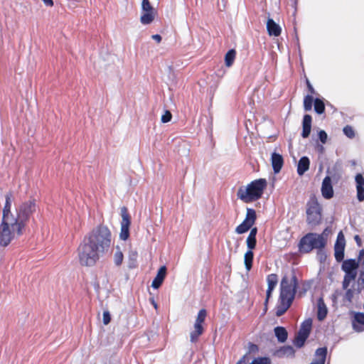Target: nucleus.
I'll return each instance as SVG.
<instances>
[{"mask_svg":"<svg viewBox=\"0 0 364 364\" xmlns=\"http://www.w3.org/2000/svg\"><path fill=\"white\" fill-rule=\"evenodd\" d=\"M111 243L109 229L103 225H98L84 237L78 247L80 263L83 266H93L100 257L109 251Z\"/></svg>","mask_w":364,"mask_h":364,"instance_id":"nucleus-1","label":"nucleus"},{"mask_svg":"<svg viewBox=\"0 0 364 364\" xmlns=\"http://www.w3.org/2000/svg\"><path fill=\"white\" fill-rule=\"evenodd\" d=\"M267 185L265 178L254 180L246 188L240 187L237 192V196L246 203L256 201L262 197Z\"/></svg>","mask_w":364,"mask_h":364,"instance_id":"nucleus-2","label":"nucleus"},{"mask_svg":"<svg viewBox=\"0 0 364 364\" xmlns=\"http://www.w3.org/2000/svg\"><path fill=\"white\" fill-rule=\"evenodd\" d=\"M325 247L326 241L323 237L315 232L306 233L298 243V250L301 254H308L314 249Z\"/></svg>","mask_w":364,"mask_h":364,"instance_id":"nucleus-3","label":"nucleus"},{"mask_svg":"<svg viewBox=\"0 0 364 364\" xmlns=\"http://www.w3.org/2000/svg\"><path fill=\"white\" fill-rule=\"evenodd\" d=\"M298 285V279L295 274H292L291 281L289 280L287 276H284L280 283L279 301L284 302V301H285L293 303L297 291Z\"/></svg>","mask_w":364,"mask_h":364,"instance_id":"nucleus-4","label":"nucleus"},{"mask_svg":"<svg viewBox=\"0 0 364 364\" xmlns=\"http://www.w3.org/2000/svg\"><path fill=\"white\" fill-rule=\"evenodd\" d=\"M359 259H347L342 261L341 270L345 272L342 282V288L347 289L352 282H354L358 275Z\"/></svg>","mask_w":364,"mask_h":364,"instance_id":"nucleus-5","label":"nucleus"},{"mask_svg":"<svg viewBox=\"0 0 364 364\" xmlns=\"http://www.w3.org/2000/svg\"><path fill=\"white\" fill-rule=\"evenodd\" d=\"M207 316V311L205 309H200L197 315L196 322L194 323V331L191 332L190 339L191 343H195L198 341V337L203 334L204 328L203 323H204Z\"/></svg>","mask_w":364,"mask_h":364,"instance_id":"nucleus-6","label":"nucleus"},{"mask_svg":"<svg viewBox=\"0 0 364 364\" xmlns=\"http://www.w3.org/2000/svg\"><path fill=\"white\" fill-rule=\"evenodd\" d=\"M36 205L35 200H30L19 205L16 210V218L28 221L31 215L36 211Z\"/></svg>","mask_w":364,"mask_h":364,"instance_id":"nucleus-7","label":"nucleus"},{"mask_svg":"<svg viewBox=\"0 0 364 364\" xmlns=\"http://www.w3.org/2000/svg\"><path fill=\"white\" fill-rule=\"evenodd\" d=\"M141 15L140 21L144 25H149L153 22L155 18L156 10L151 4L149 0L141 1Z\"/></svg>","mask_w":364,"mask_h":364,"instance_id":"nucleus-8","label":"nucleus"},{"mask_svg":"<svg viewBox=\"0 0 364 364\" xmlns=\"http://www.w3.org/2000/svg\"><path fill=\"white\" fill-rule=\"evenodd\" d=\"M8 220H1L0 223V246L7 247L15 236V232L11 230Z\"/></svg>","mask_w":364,"mask_h":364,"instance_id":"nucleus-9","label":"nucleus"},{"mask_svg":"<svg viewBox=\"0 0 364 364\" xmlns=\"http://www.w3.org/2000/svg\"><path fill=\"white\" fill-rule=\"evenodd\" d=\"M121 216L122 222L119 238L122 240L126 241L130 235L129 228L131 225V218L125 206L121 208Z\"/></svg>","mask_w":364,"mask_h":364,"instance_id":"nucleus-10","label":"nucleus"},{"mask_svg":"<svg viewBox=\"0 0 364 364\" xmlns=\"http://www.w3.org/2000/svg\"><path fill=\"white\" fill-rule=\"evenodd\" d=\"M346 240L342 231L338 233L334 244V257L338 262H341L345 257Z\"/></svg>","mask_w":364,"mask_h":364,"instance_id":"nucleus-11","label":"nucleus"},{"mask_svg":"<svg viewBox=\"0 0 364 364\" xmlns=\"http://www.w3.org/2000/svg\"><path fill=\"white\" fill-rule=\"evenodd\" d=\"M321 191L325 199L329 200L333 197L334 192L331 176H326L323 179Z\"/></svg>","mask_w":364,"mask_h":364,"instance_id":"nucleus-12","label":"nucleus"},{"mask_svg":"<svg viewBox=\"0 0 364 364\" xmlns=\"http://www.w3.org/2000/svg\"><path fill=\"white\" fill-rule=\"evenodd\" d=\"M352 326L355 331L363 332L364 331V313L363 312H354L353 318L352 321Z\"/></svg>","mask_w":364,"mask_h":364,"instance_id":"nucleus-13","label":"nucleus"},{"mask_svg":"<svg viewBox=\"0 0 364 364\" xmlns=\"http://www.w3.org/2000/svg\"><path fill=\"white\" fill-rule=\"evenodd\" d=\"M271 162L274 173H279L284 165L283 156L279 153L273 152L271 156Z\"/></svg>","mask_w":364,"mask_h":364,"instance_id":"nucleus-14","label":"nucleus"},{"mask_svg":"<svg viewBox=\"0 0 364 364\" xmlns=\"http://www.w3.org/2000/svg\"><path fill=\"white\" fill-rule=\"evenodd\" d=\"M166 272H167V269H166V266H164V265L161 266L159 269L156 276L153 279L152 283H151V287L153 289H157L161 286V284L166 277Z\"/></svg>","mask_w":364,"mask_h":364,"instance_id":"nucleus-15","label":"nucleus"},{"mask_svg":"<svg viewBox=\"0 0 364 364\" xmlns=\"http://www.w3.org/2000/svg\"><path fill=\"white\" fill-rule=\"evenodd\" d=\"M26 223V221L22 220V219H18L12 216V221L9 223L13 231L19 237L23 235Z\"/></svg>","mask_w":364,"mask_h":364,"instance_id":"nucleus-16","label":"nucleus"},{"mask_svg":"<svg viewBox=\"0 0 364 364\" xmlns=\"http://www.w3.org/2000/svg\"><path fill=\"white\" fill-rule=\"evenodd\" d=\"M312 117L310 114H306L302 120V132L301 136L304 139L309 136L311 131Z\"/></svg>","mask_w":364,"mask_h":364,"instance_id":"nucleus-17","label":"nucleus"},{"mask_svg":"<svg viewBox=\"0 0 364 364\" xmlns=\"http://www.w3.org/2000/svg\"><path fill=\"white\" fill-rule=\"evenodd\" d=\"M273 355L278 358L284 356L293 358L295 355V350L291 346H283L277 349Z\"/></svg>","mask_w":364,"mask_h":364,"instance_id":"nucleus-18","label":"nucleus"},{"mask_svg":"<svg viewBox=\"0 0 364 364\" xmlns=\"http://www.w3.org/2000/svg\"><path fill=\"white\" fill-rule=\"evenodd\" d=\"M328 353L327 347H321L316 350L315 357L309 364H325Z\"/></svg>","mask_w":364,"mask_h":364,"instance_id":"nucleus-19","label":"nucleus"},{"mask_svg":"<svg viewBox=\"0 0 364 364\" xmlns=\"http://www.w3.org/2000/svg\"><path fill=\"white\" fill-rule=\"evenodd\" d=\"M310 166V159L306 156H301L297 164V173L299 176H303L309 169Z\"/></svg>","mask_w":364,"mask_h":364,"instance_id":"nucleus-20","label":"nucleus"},{"mask_svg":"<svg viewBox=\"0 0 364 364\" xmlns=\"http://www.w3.org/2000/svg\"><path fill=\"white\" fill-rule=\"evenodd\" d=\"M267 30L269 36H279L282 28L272 18H269L267 21Z\"/></svg>","mask_w":364,"mask_h":364,"instance_id":"nucleus-21","label":"nucleus"},{"mask_svg":"<svg viewBox=\"0 0 364 364\" xmlns=\"http://www.w3.org/2000/svg\"><path fill=\"white\" fill-rule=\"evenodd\" d=\"M317 318L318 321H323L328 314V308L324 302L323 297H319L317 300Z\"/></svg>","mask_w":364,"mask_h":364,"instance_id":"nucleus-22","label":"nucleus"},{"mask_svg":"<svg viewBox=\"0 0 364 364\" xmlns=\"http://www.w3.org/2000/svg\"><path fill=\"white\" fill-rule=\"evenodd\" d=\"M322 208L316 196H311L306 203V213H321Z\"/></svg>","mask_w":364,"mask_h":364,"instance_id":"nucleus-23","label":"nucleus"},{"mask_svg":"<svg viewBox=\"0 0 364 364\" xmlns=\"http://www.w3.org/2000/svg\"><path fill=\"white\" fill-rule=\"evenodd\" d=\"M274 333L279 343H283L287 341L288 332L284 327L280 326L274 327Z\"/></svg>","mask_w":364,"mask_h":364,"instance_id":"nucleus-24","label":"nucleus"},{"mask_svg":"<svg viewBox=\"0 0 364 364\" xmlns=\"http://www.w3.org/2000/svg\"><path fill=\"white\" fill-rule=\"evenodd\" d=\"M12 203V193H8L5 196V204L3 209V215L1 220H8L9 214H11V208Z\"/></svg>","mask_w":364,"mask_h":364,"instance_id":"nucleus-25","label":"nucleus"},{"mask_svg":"<svg viewBox=\"0 0 364 364\" xmlns=\"http://www.w3.org/2000/svg\"><path fill=\"white\" fill-rule=\"evenodd\" d=\"M321 213H306V222L311 226H316L321 223Z\"/></svg>","mask_w":364,"mask_h":364,"instance_id":"nucleus-26","label":"nucleus"},{"mask_svg":"<svg viewBox=\"0 0 364 364\" xmlns=\"http://www.w3.org/2000/svg\"><path fill=\"white\" fill-rule=\"evenodd\" d=\"M257 214L255 210L253 208H247L245 218L242 222H244L251 228L255 224Z\"/></svg>","mask_w":364,"mask_h":364,"instance_id":"nucleus-27","label":"nucleus"},{"mask_svg":"<svg viewBox=\"0 0 364 364\" xmlns=\"http://www.w3.org/2000/svg\"><path fill=\"white\" fill-rule=\"evenodd\" d=\"M254 259L253 250L247 249V252L244 255V264L245 269L250 271L252 267V263Z\"/></svg>","mask_w":364,"mask_h":364,"instance_id":"nucleus-28","label":"nucleus"},{"mask_svg":"<svg viewBox=\"0 0 364 364\" xmlns=\"http://www.w3.org/2000/svg\"><path fill=\"white\" fill-rule=\"evenodd\" d=\"M308 338V336L298 331L294 337L293 343L297 348H301L304 346Z\"/></svg>","mask_w":364,"mask_h":364,"instance_id":"nucleus-29","label":"nucleus"},{"mask_svg":"<svg viewBox=\"0 0 364 364\" xmlns=\"http://www.w3.org/2000/svg\"><path fill=\"white\" fill-rule=\"evenodd\" d=\"M311 328H312V319L307 318L301 323V324L300 326V328L299 330V332L303 333L304 334L309 336V335L311 333Z\"/></svg>","mask_w":364,"mask_h":364,"instance_id":"nucleus-30","label":"nucleus"},{"mask_svg":"<svg viewBox=\"0 0 364 364\" xmlns=\"http://www.w3.org/2000/svg\"><path fill=\"white\" fill-rule=\"evenodd\" d=\"M291 304L292 303H289L285 301H284V302L279 301V304L276 306V316L279 317L284 315L288 309L291 306Z\"/></svg>","mask_w":364,"mask_h":364,"instance_id":"nucleus-31","label":"nucleus"},{"mask_svg":"<svg viewBox=\"0 0 364 364\" xmlns=\"http://www.w3.org/2000/svg\"><path fill=\"white\" fill-rule=\"evenodd\" d=\"M314 105V111L318 114H322L325 112V103L323 98L316 97Z\"/></svg>","mask_w":364,"mask_h":364,"instance_id":"nucleus-32","label":"nucleus"},{"mask_svg":"<svg viewBox=\"0 0 364 364\" xmlns=\"http://www.w3.org/2000/svg\"><path fill=\"white\" fill-rule=\"evenodd\" d=\"M236 51L235 49H230L225 55V64L227 67H230L235 59Z\"/></svg>","mask_w":364,"mask_h":364,"instance_id":"nucleus-33","label":"nucleus"},{"mask_svg":"<svg viewBox=\"0 0 364 364\" xmlns=\"http://www.w3.org/2000/svg\"><path fill=\"white\" fill-rule=\"evenodd\" d=\"M267 288L269 289V290L274 289L275 287L277 284L278 282V276L276 274H270L267 277Z\"/></svg>","mask_w":364,"mask_h":364,"instance_id":"nucleus-34","label":"nucleus"},{"mask_svg":"<svg viewBox=\"0 0 364 364\" xmlns=\"http://www.w3.org/2000/svg\"><path fill=\"white\" fill-rule=\"evenodd\" d=\"M315 98L311 95H306L304 98V109L305 111H310L314 104Z\"/></svg>","mask_w":364,"mask_h":364,"instance_id":"nucleus-35","label":"nucleus"},{"mask_svg":"<svg viewBox=\"0 0 364 364\" xmlns=\"http://www.w3.org/2000/svg\"><path fill=\"white\" fill-rule=\"evenodd\" d=\"M116 252L114 255V262L116 266H120L123 262L124 255L119 246L116 247Z\"/></svg>","mask_w":364,"mask_h":364,"instance_id":"nucleus-36","label":"nucleus"},{"mask_svg":"<svg viewBox=\"0 0 364 364\" xmlns=\"http://www.w3.org/2000/svg\"><path fill=\"white\" fill-rule=\"evenodd\" d=\"M316 257L320 263H324L327 259V254L325 247H319L317 249Z\"/></svg>","mask_w":364,"mask_h":364,"instance_id":"nucleus-37","label":"nucleus"},{"mask_svg":"<svg viewBox=\"0 0 364 364\" xmlns=\"http://www.w3.org/2000/svg\"><path fill=\"white\" fill-rule=\"evenodd\" d=\"M271 359L267 356L255 358L250 364H271Z\"/></svg>","mask_w":364,"mask_h":364,"instance_id":"nucleus-38","label":"nucleus"},{"mask_svg":"<svg viewBox=\"0 0 364 364\" xmlns=\"http://www.w3.org/2000/svg\"><path fill=\"white\" fill-rule=\"evenodd\" d=\"M344 289L346 291L343 296V301H347L349 304L352 303V300L354 296V290H353V288H349V287Z\"/></svg>","mask_w":364,"mask_h":364,"instance_id":"nucleus-39","label":"nucleus"},{"mask_svg":"<svg viewBox=\"0 0 364 364\" xmlns=\"http://www.w3.org/2000/svg\"><path fill=\"white\" fill-rule=\"evenodd\" d=\"M250 229V226L247 225L244 222H242L235 228V232L237 234H243L247 232Z\"/></svg>","mask_w":364,"mask_h":364,"instance_id":"nucleus-40","label":"nucleus"},{"mask_svg":"<svg viewBox=\"0 0 364 364\" xmlns=\"http://www.w3.org/2000/svg\"><path fill=\"white\" fill-rule=\"evenodd\" d=\"M343 134L349 139H353L355 136V132L353 127L350 125H346L343 129Z\"/></svg>","mask_w":364,"mask_h":364,"instance_id":"nucleus-41","label":"nucleus"},{"mask_svg":"<svg viewBox=\"0 0 364 364\" xmlns=\"http://www.w3.org/2000/svg\"><path fill=\"white\" fill-rule=\"evenodd\" d=\"M246 244L247 249H255L257 245V237L247 236Z\"/></svg>","mask_w":364,"mask_h":364,"instance_id":"nucleus-42","label":"nucleus"},{"mask_svg":"<svg viewBox=\"0 0 364 364\" xmlns=\"http://www.w3.org/2000/svg\"><path fill=\"white\" fill-rule=\"evenodd\" d=\"M355 188L364 187V176L362 173H357L355 176Z\"/></svg>","mask_w":364,"mask_h":364,"instance_id":"nucleus-43","label":"nucleus"},{"mask_svg":"<svg viewBox=\"0 0 364 364\" xmlns=\"http://www.w3.org/2000/svg\"><path fill=\"white\" fill-rule=\"evenodd\" d=\"M172 119V114L168 110H165L164 114H162L161 121L162 123L169 122Z\"/></svg>","mask_w":364,"mask_h":364,"instance_id":"nucleus-44","label":"nucleus"},{"mask_svg":"<svg viewBox=\"0 0 364 364\" xmlns=\"http://www.w3.org/2000/svg\"><path fill=\"white\" fill-rule=\"evenodd\" d=\"M318 140L323 144H326L328 139L327 133L324 130H320L318 132Z\"/></svg>","mask_w":364,"mask_h":364,"instance_id":"nucleus-45","label":"nucleus"},{"mask_svg":"<svg viewBox=\"0 0 364 364\" xmlns=\"http://www.w3.org/2000/svg\"><path fill=\"white\" fill-rule=\"evenodd\" d=\"M356 198L359 202L364 201V187L356 188Z\"/></svg>","mask_w":364,"mask_h":364,"instance_id":"nucleus-46","label":"nucleus"},{"mask_svg":"<svg viewBox=\"0 0 364 364\" xmlns=\"http://www.w3.org/2000/svg\"><path fill=\"white\" fill-rule=\"evenodd\" d=\"M356 282L360 283L362 286H364V262H361V269Z\"/></svg>","mask_w":364,"mask_h":364,"instance_id":"nucleus-47","label":"nucleus"},{"mask_svg":"<svg viewBox=\"0 0 364 364\" xmlns=\"http://www.w3.org/2000/svg\"><path fill=\"white\" fill-rule=\"evenodd\" d=\"M102 321L105 325L109 324L111 321V315L108 311H103Z\"/></svg>","mask_w":364,"mask_h":364,"instance_id":"nucleus-48","label":"nucleus"},{"mask_svg":"<svg viewBox=\"0 0 364 364\" xmlns=\"http://www.w3.org/2000/svg\"><path fill=\"white\" fill-rule=\"evenodd\" d=\"M352 288L354 290V294H359L364 289V286H362L360 283L356 282L353 284Z\"/></svg>","mask_w":364,"mask_h":364,"instance_id":"nucleus-49","label":"nucleus"},{"mask_svg":"<svg viewBox=\"0 0 364 364\" xmlns=\"http://www.w3.org/2000/svg\"><path fill=\"white\" fill-rule=\"evenodd\" d=\"M311 282L310 281H306L302 286V289L301 291H299V294L302 295L306 294V292L310 289L311 287Z\"/></svg>","mask_w":364,"mask_h":364,"instance_id":"nucleus-50","label":"nucleus"},{"mask_svg":"<svg viewBox=\"0 0 364 364\" xmlns=\"http://www.w3.org/2000/svg\"><path fill=\"white\" fill-rule=\"evenodd\" d=\"M306 85L308 91L310 93L309 95H311L312 96H313V95H315L316 90L314 88L313 85H311V83L310 82V81L308 78H306Z\"/></svg>","mask_w":364,"mask_h":364,"instance_id":"nucleus-51","label":"nucleus"},{"mask_svg":"<svg viewBox=\"0 0 364 364\" xmlns=\"http://www.w3.org/2000/svg\"><path fill=\"white\" fill-rule=\"evenodd\" d=\"M331 232V229L329 227H326L322 233L318 234V235H321L323 237V239L326 241V245L327 244V237Z\"/></svg>","mask_w":364,"mask_h":364,"instance_id":"nucleus-52","label":"nucleus"},{"mask_svg":"<svg viewBox=\"0 0 364 364\" xmlns=\"http://www.w3.org/2000/svg\"><path fill=\"white\" fill-rule=\"evenodd\" d=\"M248 348H249L248 353H255V352H257L259 350L258 346L253 343H251V342H250L248 343Z\"/></svg>","mask_w":364,"mask_h":364,"instance_id":"nucleus-53","label":"nucleus"},{"mask_svg":"<svg viewBox=\"0 0 364 364\" xmlns=\"http://www.w3.org/2000/svg\"><path fill=\"white\" fill-rule=\"evenodd\" d=\"M250 230V232L248 236L257 237V231H258L257 228L252 227Z\"/></svg>","mask_w":364,"mask_h":364,"instance_id":"nucleus-54","label":"nucleus"},{"mask_svg":"<svg viewBox=\"0 0 364 364\" xmlns=\"http://www.w3.org/2000/svg\"><path fill=\"white\" fill-rule=\"evenodd\" d=\"M274 291V289H270L267 288V291H266V299H265V301H264V304L267 305L268 301H269V299L272 296V291Z\"/></svg>","mask_w":364,"mask_h":364,"instance_id":"nucleus-55","label":"nucleus"},{"mask_svg":"<svg viewBox=\"0 0 364 364\" xmlns=\"http://www.w3.org/2000/svg\"><path fill=\"white\" fill-rule=\"evenodd\" d=\"M247 355H243L238 361L236 364H247Z\"/></svg>","mask_w":364,"mask_h":364,"instance_id":"nucleus-56","label":"nucleus"},{"mask_svg":"<svg viewBox=\"0 0 364 364\" xmlns=\"http://www.w3.org/2000/svg\"><path fill=\"white\" fill-rule=\"evenodd\" d=\"M152 39L156 41L157 43H160L161 41V36L159 34H154L151 36Z\"/></svg>","mask_w":364,"mask_h":364,"instance_id":"nucleus-57","label":"nucleus"},{"mask_svg":"<svg viewBox=\"0 0 364 364\" xmlns=\"http://www.w3.org/2000/svg\"><path fill=\"white\" fill-rule=\"evenodd\" d=\"M354 240L358 246H361L362 242H361V239L359 235H355Z\"/></svg>","mask_w":364,"mask_h":364,"instance_id":"nucleus-58","label":"nucleus"},{"mask_svg":"<svg viewBox=\"0 0 364 364\" xmlns=\"http://www.w3.org/2000/svg\"><path fill=\"white\" fill-rule=\"evenodd\" d=\"M358 259L364 262V249H362L359 252Z\"/></svg>","mask_w":364,"mask_h":364,"instance_id":"nucleus-59","label":"nucleus"},{"mask_svg":"<svg viewBox=\"0 0 364 364\" xmlns=\"http://www.w3.org/2000/svg\"><path fill=\"white\" fill-rule=\"evenodd\" d=\"M44 4L47 6H53V0H42Z\"/></svg>","mask_w":364,"mask_h":364,"instance_id":"nucleus-60","label":"nucleus"},{"mask_svg":"<svg viewBox=\"0 0 364 364\" xmlns=\"http://www.w3.org/2000/svg\"><path fill=\"white\" fill-rule=\"evenodd\" d=\"M291 6L294 8V13L296 11L298 0H291Z\"/></svg>","mask_w":364,"mask_h":364,"instance_id":"nucleus-61","label":"nucleus"},{"mask_svg":"<svg viewBox=\"0 0 364 364\" xmlns=\"http://www.w3.org/2000/svg\"><path fill=\"white\" fill-rule=\"evenodd\" d=\"M317 150L320 154H323L324 151V147L322 144L317 146Z\"/></svg>","mask_w":364,"mask_h":364,"instance_id":"nucleus-62","label":"nucleus"},{"mask_svg":"<svg viewBox=\"0 0 364 364\" xmlns=\"http://www.w3.org/2000/svg\"><path fill=\"white\" fill-rule=\"evenodd\" d=\"M151 304H153L154 307L156 309H157V307H158V305H157V304L156 303V301H154V299H152L151 300Z\"/></svg>","mask_w":364,"mask_h":364,"instance_id":"nucleus-63","label":"nucleus"},{"mask_svg":"<svg viewBox=\"0 0 364 364\" xmlns=\"http://www.w3.org/2000/svg\"><path fill=\"white\" fill-rule=\"evenodd\" d=\"M331 299H332L333 302H336V296L335 294H333L331 296Z\"/></svg>","mask_w":364,"mask_h":364,"instance_id":"nucleus-64","label":"nucleus"}]
</instances>
